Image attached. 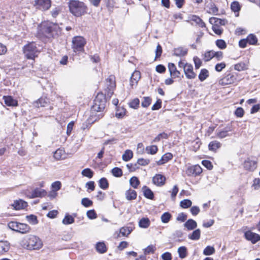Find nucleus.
Returning <instances> with one entry per match:
<instances>
[{
	"label": "nucleus",
	"instance_id": "obj_49",
	"mask_svg": "<svg viewBox=\"0 0 260 260\" xmlns=\"http://www.w3.org/2000/svg\"><path fill=\"white\" fill-rule=\"evenodd\" d=\"M215 252V249L213 246H208L203 251V254L205 255H210Z\"/></svg>",
	"mask_w": 260,
	"mask_h": 260
},
{
	"label": "nucleus",
	"instance_id": "obj_1",
	"mask_svg": "<svg viewBox=\"0 0 260 260\" xmlns=\"http://www.w3.org/2000/svg\"><path fill=\"white\" fill-rule=\"evenodd\" d=\"M106 99L103 93H98L94 100L91 107V114L87 120L89 124H92L104 116Z\"/></svg>",
	"mask_w": 260,
	"mask_h": 260
},
{
	"label": "nucleus",
	"instance_id": "obj_27",
	"mask_svg": "<svg viewBox=\"0 0 260 260\" xmlns=\"http://www.w3.org/2000/svg\"><path fill=\"white\" fill-rule=\"evenodd\" d=\"M65 157L66 154L64 151L62 149H58L54 153V157L56 160H60L63 159L65 158Z\"/></svg>",
	"mask_w": 260,
	"mask_h": 260
},
{
	"label": "nucleus",
	"instance_id": "obj_12",
	"mask_svg": "<svg viewBox=\"0 0 260 260\" xmlns=\"http://www.w3.org/2000/svg\"><path fill=\"white\" fill-rule=\"evenodd\" d=\"M245 238L250 241L253 244H254L260 240V236L256 233H253L250 231H246L244 233Z\"/></svg>",
	"mask_w": 260,
	"mask_h": 260
},
{
	"label": "nucleus",
	"instance_id": "obj_63",
	"mask_svg": "<svg viewBox=\"0 0 260 260\" xmlns=\"http://www.w3.org/2000/svg\"><path fill=\"white\" fill-rule=\"evenodd\" d=\"M154 251V246L152 245H150L144 249V253L145 254H148L150 253H153Z\"/></svg>",
	"mask_w": 260,
	"mask_h": 260
},
{
	"label": "nucleus",
	"instance_id": "obj_6",
	"mask_svg": "<svg viewBox=\"0 0 260 260\" xmlns=\"http://www.w3.org/2000/svg\"><path fill=\"white\" fill-rule=\"evenodd\" d=\"M26 243V248L29 250L38 249L41 248L42 246L41 240L34 235H31L28 238Z\"/></svg>",
	"mask_w": 260,
	"mask_h": 260
},
{
	"label": "nucleus",
	"instance_id": "obj_18",
	"mask_svg": "<svg viewBox=\"0 0 260 260\" xmlns=\"http://www.w3.org/2000/svg\"><path fill=\"white\" fill-rule=\"evenodd\" d=\"M14 209L16 210L24 209L27 206V203L22 200H16L14 203L12 204Z\"/></svg>",
	"mask_w": 260,
	"mask_h": 260
},
{
	"label": "nucleus",
	"instance_id": "obj_13",
	"mask_svg": "<svg viewBox=\"0 0 260 260\" xmlns=\"http://www.w3.org/2000/svg\"><path fill=\"white\" fill-rule=\"evenodd\" d=\"M257 161L255 160H251L250 158H247L244 162L243 166L245 170L253 171L257 167Z\"/></svg>",
	"mask_w": 260,
	"mask_h": 260
},
{
	"label": "nucleus",
	"instance_id": "obj_62",
	"mask_svg": "<svg viewBox=\"0 0 260 260\" xmlns=\"http://www.w3.org/2000/svg\"><path fill=\"white\" fill-rule=\"evenodd\" d=\"M87 216L91 219H95L97 217L96 213L94 210H90L87 212Z\"/></svg>",
	"mask_w": 260,
	"mask_h": 260
},
{
	"label": "nucleus",
	"instance_id": "obj_10",
	"mask_svg": "<svg viewBox=\"0 0 260 260\" xmlns=\"http://www.w3.org/2000/svg\"><path fill=\"white\" fill-rule=\"evenodd\" d=\"M202 172V168L198 165L188 167L186 171L187 176H197Z\"/></svg>",
	"mask_w": 260,
	"mask_h": 260
},
{
	"label": "nucleus",
	"instance_id": "obj_44",
	"mask_svg": "<svg viewBox=\"0 0 260 260\" xmlns=\"http://www.w3.org/2000/svg\"><path fill=\"white\" fill-rule=\"evenodd\" d=\"M27 221L32 224L35 225L38 223V220L36 216L34 215H29L26 216Z\"/></svg>",
	"mask_w": 260,
	"mask_h": 260
},
{
	"label": "nucleus",
	"instance_id": "obj_48",
	"mask_svg": "<svg viewBox=\"0 0 260 260\" xmlns=\"http://www.w3.org/2000/svg\"><path fill=\"white\" fill-rule=\"evenodd\" d=\"M81 174L83 176L91 178L93 175V171L89 168H86L82 171Z\"/></svg>",
	"mask_w": 260,
	"mask_h": 260
},
{
	"label": "nucleus",
	"instance_id": "obj_2",
	"mask_svg": "<svg viewBox=\"0 0 260 260\" xmlns=\"http://www.w3.org/2000/svg\"><path fill=\"white\" fill-rule=\"evenodd\" d=\"M69 7L70 12L76 17H80L87 13L86 6L83 2L79 1H70Z\"/></svg>",
	"mask_w": 260,
	"mask_h": 260
},
{
	"label": "nucleus",
	"instance_id": "obj_24",
	"mask_svg": "<svg viewBox=\"0 0 260 260\" xmlns=\"http://www.w3.org/2000/svg\"><path fill=\"white\" fill-rule=\"evenodd\" d=\"M4 99L5 104L8 106H16L17 105V101L11 96H4Z\"/></svg>",
	"mask_w": 260,
	"mask_h": 260
},
{
	"label": "nucleus",
	"instance_id": "obj_3",
	"mask_svg": "<svg viewBox=\"0 0 260 260\" xmlns=\"http://www.w3.org/2000/svg\"><path fill=\"white\" fill-rule=\"evenodd\" d=\"M41 31L46 38H50L59 35L61 29L56 23L48 22L42 25Z\"/></svg>",
	"mask_w": 260,
	"mask_h": 260
},
{
	"label": "nucleus",
	"instance_id": "obj_29",
	"mask_svg": "<svg viewBox=\"0 0 260 260\" xmlns=\"http://www.w3.org/2000/svg\"><path fill=\"white\" fill-rule=\"evenodd\" d=\"M150 221L148 218H142L139 222V225L141 228L146 229L149 226Z\"/></svg>",
	"mask_w": 260,
	"mask_h": 260
},
{
	"label": "nucleus",
	"instance_id": "obj_58",
	"mask_svg": "<svg viewBox=\"0 0 260 260\" xmlns=\"http://www.w3.org/2000/svg\"><path fill=\"white\" fill-rule=\"evenodd\" d=\"M61 12V8L59 7H55L51 11L50 13L51 16L53 18H56L57 16Z\"/></svg>",
	"mask_w": 260,
	"mask_h": 260
},
{
	"label": "nucleus",
	"instance_id": "obj_50",
	"mask_svg": "<svg viewBox=\"0 0 260 260\" xmlns=\"http://www.w3.org/2000/svg\"><path fill=\"white\" fill-rule=\"evenodd\" d=\"M213 57H214V51L211 50L205 53L204 59L205 61H208Z\"/></svg>",
	"mask_w": 260,
	"mask_h": 260
},
{
	"label": "nucleus",
	"instance_id": "obj_35",
	"mask_svg": "<svg viewBox=\"0 0 260 260\" xmlns=\"http://www.w3.org/2000/svg\"><path fill=\"white\" fill-rule=\"evenodd\" d=\"M246 39L247 43L250 45H256L257 44V39L254 34H249Z\"/></svg>",
	"mask_w": 260,
	"mask_h": 260
},
{
	"label": "nucleus",
	"instance_id": "obj_25",
	"mask_svg": "<svg viewBox=\"0 0 260 260\" xmlns=\"http://www.w3.org/2000/svg\"><path fill=\"white\" fill-rule=\"evenodd\" d=\"M144 196L145 198L152 200L154 198V194L152 190L146 186H144L142 188Z\"/></svg>",
	"mask_w": 260,
	"mask_h": 260
},
{
	"label": "nucleus",
	"instance_id": "obj_22",
	"mask_svg": "<svg viewBox=\"0 0 260 260\" xmlns=\"http://www.w3.org/2000/svg\"><path fill=\"white\" fill-rule=\"evenodd\" d=\"M10 249V244L7 241H0V254H4L9 251Z\"/></svg>",
	"mask_w": 260,
	"mask_h": 260
},
{
	"label": "nucleus",
	"instance_id": "obj_11",
	"mask_svg": "<svg viewBox=\"0 0 260 260\" xmlns=\"http://www.w3.org/2000/svg\"><path fill=\"white\" fill-rule=\"evenodd\" d=\"M46 194L47 191L45 190L36 188L29 192V194H27V197L29 199H34L36 198H43L46 196Z\"/></svg>",
	"mask_w": 260,
	"mask_h": 260
},
{
	"label": "nucleus",
	"instance_id": "obj_51",
	"mask_svg": "<svg viewBox=\"0 0 260 260\" xmlns=\"http://www.w3.org/2000/svg\"><path fill=\"white\" fill-rule=\"evenodd\" d=\"M192 21H194L197 24H198L201 27H205L206 26L205 23L198 16H193Z\"/></svg>",
	"mask_w": 260,
	"mask_h": 260
},
{
	"label": "nucleus",
	"instance_id": "obj_16",
	"mask_svg": "<svg viewBox=\"0 0 260 260\" xmlns=\"http://www.w3.org/2000/svg\"><path fill=\"white\" fill-rule=\"evenodd\" d=\"M153 183L157 186H161L165 184L166 177L161 174H156L152 178Z\"/></svg>",
	"mask_w": 260,
	"mask_h": 260
},
{
	"label": "nucleus",
	"instance_id": "obj_33",
	"mask_svg": "<svg viewBox=\"0 0 260 260\" xmlns=\"http://www.w3.org/2000/svg\"><path fill=\"white\" fill-rule=\"evenodd\" d=\"M126 198L128 200H135L137 197V192L135 190L129 189L125 193Z\"/></svg>",
	"mask_w": 260,
	"mask_h": 260
},
{
	"label": "nucleus",
	"instance_id": "obj_36",
	"mask_svg": "<svg viewBox=\"0 0 260 260\" xmlns=\"http://www.w3.org/2000/svg\"><path fill=\"white\" fill-rule=\"evenodd\" d=\"M75 221L74 217L67 214L65 215L64 218L63 219L62 222L63 224L68 225L73 223Z\"/></svg>",
	"mask_w": 260,
	"mask_h": 260
},
{
	"label": "nucleus",
	"instance_id": "obj_19",
	"mask_svg": "<svg viewBox=\"0 0 260 260\" xmlns=\"http://www.w3.org/2000/svg\"><path fill=\"white\" fill-rule=\"evenodd\" d=\"M141 78L140 72L138 71H135L132 75L130 79V84L132 86L136 84Z\"/></svg>",
	"mask_w": 260,
	"mask_h": 260
},
{
	"label": "nucleus",
	"instance_id": "obj_47",
	"mask_svg": "<svg viewBox=\"0 0 260 260\" xmlns=\"http://www.w3.org/2000/svg\"><path fill=\"white\" fill-rule=\"evenodd\" d=\"M192 202L188 199L182 200L180 203V205L182 208H187L191 206Z\"/></svg>",
	"mask_w": 260,
	"mask_h": 260
},
{
	"label": "nucleus",
	"instance_id": "obj_52",
	"mask_svg": "<svg viewBox=\"0 0 260 260\" xmlns=\"http://www.w3.org/2000/svg\"><path fill=\"white\" fill-rule=\"evenodd\" d=\"M171 217V215L169 212H165L161 216V220L163 223H168Z\"/></svg>",
	"mask_w": 260,
	"mask_h": 260
},
{
	"label": "nucleus",
	"instance_id": "obj_55",
	"mask_svg": "<svg viewBox=\"0 0 260 260\" xmlns=\"http://www.w3.org/2000/svg\"><path fill=\"white\" fill-rule=\"evenodd\" d=\"M125 115V109L124 108L119 109L117 110L115 116L118 118H123Z\"/></svg>",
	"mask_w": 260,
	"mask_h": 260
},
{
	"label": "nucleus",
	"instance_id": "obj_31",
	"mask_svg": "<svg viewBox=\"0 0 260 260\" xmlns=\"http://www.w3.org/2000/svg\"><path fill=\"white\" fill-rule=\"evenodd\" d=\"M96 249L100 253H104L107 251V247L104 242H98L96 245Z\"/></svg>",
	"mask_w": 260,
	"mask_h": 260
},
{
	"label": "nucleus",
	"instance_id": "obj_17",
	"mask_svg": "<svg viewBox=\"0 0 260 260\" xmlns=\"http://www.w3.org/2000/svg\"><path fill=\"white\" fill-rule=\"evenodd\" d=\"M106 82L107 89H108L107 94L108 96H111L113 93V89L115 88V83L113 81V77L110 76L109 78L107 79Z\"/></svg>",
	"mask_w": 260,
	"mask_h": 260
},
{
	"label": "nucleus",
	"instance_id": "obj_34",
	"mask_svg": "<svg viewBox=\"0 0 260 260\" xmlns=\"http://www.w3.org/2000/svg\"><path fill=\"white\" fill-rule=\"evenodd\" d=\"M207 12L210 14L216 15L218 14V9L214 4L211 3L209 5Z\"/></svg>",
	"mask_w": 260,
	"mask_h": 260
},
{
	"label": "nucleus",
	"instance_id": "obj_46",
	"mask_svg": "<svg viewBox=\"0 0 260 260\" xmlns=\"http://www.w3.org/2000/svg\"><path fill=\"white\" fill-rule=\"evenodd\" d=\"M231 9L232 11L234 12H239L241 9L240 4L237 1H235L232 3L231 5Z\"/></svg>",
	"mask_w": 260,
	"mask_h": 260
},
{
	"label": "nucleus",
	"instance_id": "obj_7",
	"mask_svg": "<svg viewBox=\"0 0 260 260\" xmlns=\"http://www.w3.org/2000/svg\"><path fill=\"white\" fill-rule=\"evenodd\" d=\"M86 43L84 39L80 36L75 37L72 40V48L74 52L81 51Z\"/></svg>",
	"mask_w": 260,
	"mask_h": 260
},
{
	"label": "nucleus",
	"instance_id": "obj_5",
	"mask_svg": "<svg viewBox=\"0 0 260 260\" xmlns=\"http://www.w3.org/2000/svg\"><path fill=\"white\" fill-rule=\"evenodd\" d=\"M23 53L27 59H34L37 56L38 49L34 42L26 45L23 47Z\"/></svg>",
	"mask_w": 260,
	"mask_h": 260
},
{
	"label": "nucleus",
	"instance_id": "obj_21",
	"mask_svg": "<svg viewBox=\"0 0 260 260\" xmlns=\"http://www.w3.org/2000/svg\"><path fill=\"white\" fill-rule=\"evenodd\" d=\"M232 129L231 126H226L224 129L217 132L216 136L219 138L222 139L230 136L229 132H232Z\"/></svg>",
	"mask_w": 260,
	"mask_h": 260
},
{
	"label": "nucleus",
	"instance_id": "obj_64",
	"mask_svg": "<svg viewBox=\"0 0 260 260\" xmlns=\"http://www.w3.org/2000/svg\"><path fill=\"white\" fill-rule=\"evenodd\" d=\"M244 111L241 107L238 108L235 111V114L238 117H242L243 116Z\"/></svg>",
	"mask_w": 260,
	"mask_h": 260
},
{
	"label": "nucleus",
	"instance_id": "obj_43",
	"mask_svg": "<svg viewBox=\"0 0 260 260\" xmlns=\"http://www.w3.org/2000/svg\"><path fill=\"white\" fill-rule=\"evenodd\" d=\"M133 152L130 150H126L122 155V159L125 161H127L133 157Z\"/></svg>",
	"mask_w": 260,
	"mask_h": 260
},
{
	"label": "nucleus",
	"instance_id": "obj_60",
	"mask_svg": "<svg viewBox=\"0 0 260 260\" xmlns=\"http://www.w3.org/2000/svg\"><path fill=\"white\" fill-rule=\"evenodd\" d=\"M132 230L128 227H123L120 229V233L124 236H127L131 233Z\"/></svg>",
	"mask_w": 260,
	"mask_h": 260
},
{
	"label": "nucleus",
	"instance_id": "obj_37",
	"mask_svg": "<svg viewBox=\"0 0 260 260\" xmlns=\"http://www.w3.org/2000/svg\"><path fill=\"white\" fill-rule=\"evenodd\" d=\"M201 231L200 229L194 231L191 234L188 235V238L193 240H199L200 238Z\"/></svg>",
	"mask_w": 260,
	"mask_h": 260
},
{
	"label": "nucleus",
	"instance_id": "obj_39",
	"mask_svg": "<svg viewBox=\"0 0 260 260\" xmlns=\"http://www.w3.org/2000/svg\"><path fill=\"white\" fill-rule=\"evenodd\" d=\"M100 187L103 189H106L109 187V183L106 178H102L99 181Z\"/></svg>",
	"mask_w": 260,
	"mask_h": 260
},
{
	"label": "nucleus",
	"instance_id": "obj_61",
	"mask_svg": "<svg viewBox=\"0 0 260 260\" xmlns=\"http://www.w3.org/2000/svg\"><path fill=\"white\" fill-rule=\"evenodd\" d=\"M168 138V135L167 134L165 133H162L157 135L153 140L154 142H158L160 140L161 138L163 139H167Z\"/></svg>",
	"mask_w": 260,
	"mask_h": 260
},
{
	"label": "nucleus",
	"instance_id": "obj_32",
	"mask_svg": "<svg viewBox=\"0 0 260 260\" xmlns=\"http://www.w3.org/2000/svg\"><path fill=\"white\" fill-rule=\"evenodd\" d=\"M221 144L217 141L211 142L208 145L209 149L213 151H215L217 149L219 148Z\"/></svg>",
	"mask_w": 260,
	"mask_h": 260
},
{
	"label": "nucleus",
	"instance_id": "obj_56",
	"mask_svg": "<svg viewBox=\"0 0 260 260\" xmlns=\"http://www.w3.org/2000/svg\"><path fill=\"white\" fill-rule=\"evenodd\" d=\"M151 99L149 97H144L142 102V106L144 108L148 107L151 104Z\"/></svg>",
	"mask_w": 260,
	"mask_h": 260
},
{
	"label": "nucleus",
	"instance_id": "obj_4",
	"mask_svg": "<svg viewBox=\"0 0 260 260\" xmlns=\"http://www.w3.org/2000/svg\"><path fill=\"white\" fill-rule=\"evenodd\" d=\"M8 225L12 230L23 234L29 232L30 230V227L27 224L17 221H11Z\"/></svg>",
	"mask_w": 260,
	"mask_h": 260
},
{
	"label": "nucleus",
	"instance_id": "obj_38",
	"mask_svg": "<svg viewBox=\"0 0 260 260\" xmlns=\"http://www.w3.org/2000/svg\"><path fill=\"white\" fill-rule=\"evenodd\" d=\"M209 76V72L205 69H202L199 75V79L201 81H204Z\"/></svg>",
	"mask_w": 260,
	"mask_h": 260
},
{
	"label": "nucleus",
	"instance_id": "obj_59",
	"mask_svg": "<svg viewBox=\"0 0 260 260\" xmlns=\"http://www.w3.org/2000/svg\"><path fill=\"white\" fill-rule=\"evenodd\" d=\"M61 184L60 181H57L52 183L51 187L53 191H57L61 188Z\"/></svg>",
	"mask_w": 260,
	"mask_h": 260
},
{
	"label": "nucleus",
	"instance_id": "obj_15",
	"mask_svg": "<svg viewBox=\"0 0 260 260\" xmlns=\"http://www.w3.org/2000/svg\"><path fill=\"white\" fill-rule=\"evenodd\" d=\"M168 69L170 74L173 78H179L180 76V72L177 70L175 65L173 63H169Z\"/></svg>",
	"mask_w": 260,
	"mask_h": 260
},
{
	"label": "nucleus",
	"instance_id": "obj_53",
	"mask_svg": "<svg viewBox=\"0 0 260 260\" xmlns=\"http://www.w3.org/2000/svg\"><path fill=\"white\" fill-rule=\"evenodd\" d=\"M81 204L85 207H89L92 205L93 202L88 198H85L82 199Z\"/></svg>",
	"mask_w": 260,
	"mask_h": 260
},
{
	"label": "nucleus",
	"instance_id": "obj_54",
	"mask_svg": "<svg viewBox=\"0 0 260 260\" xmlns=\"http://www.w3.org/2000/svg\"><path fill=\"white\" fill-rule=\"evenodd\" d=\"M216 46L220 49H224L226 47V44L223 40H217L216 41Z\"/></svg>",
	"mask_w": 260,
	"mask_h": 260
},
{
	"label": "nucleus",
	"instance_id": "obj_40",
	"mask_svg": "<svg viewBox=\"0 0 260 260\" xmlns=\"http://www.w3.org/2000/svg\"><path fill=\"white\" fill-rule=\"evenodd\" d=\"M146 151L148 154H155L158 151V148L156 145H151L146 147Z\"/></svg>",
	"mask_w": 260,
	"mask_h": 260
},
{
	"label": "nucleus",
	"instance_id": "obj_20",
	"mask_svg": "<svg viewBox=\"0 0 260 260\" xmlns=\"http://www.w3.org/2000/svg\"><path fill=\"white\" fill-rule=\"evenodd\" d=\"M172 158L173 154L171 153H166L161 156L160 159L157 161V164L158 165H162L167 162L169 160L172 159Z\"/></svg>",
	"mask_w": 260,
	"mask_h": 260
},
{
	"label": "nucleus",
	"instance_id": "obj_14",
	"mask_svg": "<svg viewBox=\"0 0 260 260\" xmlns=\"http://www.w3.org/2000/svg\"><path fill=\"white\" fill-rule=\"evenodd\" d=\"M186 77L189 79H192L196 78V74L193 71V67L191 64L186 65L184 70Z\"/></svg>",
	"mask_w": 260,
	"mask_h": 260
},
{
	"label": "nucleus",
	"instance_id": "obj_42",
	"mask_svg": "<svg viewBox=\"0 0 260 260\" xmlns=\"http://www.w3.org/2000/svg\"><path fill=\"white\" fill-rule=\"evenodd\" d=\"M111 173L116 177H120L123 175L122 170L118 167H115L112 169L111 170Z\"/></svg>",
	"mask_w": 260,
	"mask_h": 260
},
{
	"label": "nucleus",
	"instance_id": "obj_57",
	"mask_svg": "<svg viewBox=\"0 0 260 260\" xmlns=\"http://www.w3.org/2000/svg\"><path fill=\"white\" fill-rule=\"evenodd\" d=\"M140 101L138 98H136L132 100L129 103V107L134 109H137L139 105Z\"/></svg>",
	"mask_w": 260,
	"mask_h": 260
},
{
	"label": "nucleus",
	"instance_id": "obj_45",
	"mask_svg": "<svg viewBox=\"0 0 260 260\" xmlns=\"http://www.w3.org/2000/svg\"><path fill=\"white\" fill-rule=\"evenodd\" d=\"M131 185L134 188H137L140 184V181L137 177H132L129 180Z\"/></svg>",
	"mask_w": 260,
	"mask_h": 260
},
{
	"label": "nucleus",
	"instance_id": "obj_41",
	"mask_svg": "<svg viewBox=\"0 0 260 260\" xmlns=\"http://www.w3.org/2000/svg\"><path fill=\"white\" fill-rule=\"evenodd\" d=\"M178 252L179 256L181 258H185L187 256V249L185 246H181L178 248Z\"/></svg>",
	"mask_w": 260,
	"mask_h": 260
},
{
	"label": "nucleus",
	"instance_id": "obj_8",
	"mask_svg": "<svg viewBox=\"0 0 260 260\" xmlns=\"http://www.w3.org/2000/svg\"><path fill=\"white\" fill-rule=\"evenodd\" d=\"M34 6L38 9L46 11L51 7V0H35Z\"/></svg>",
	"mask_w": 260,
	"mask_h": 260
},
{
	"label": "nucleus",
	"instance_id": "obj_26",
	"mask_svg": "<svg viewBox=\"0 0 260 260\" xmlns=\"http://www.w3.org/2000/svg\"><path fill=\"white\" fill-rule=\"evenodd\" d=\"M48 104V100L46 98H41L38 100L34 103V105L36 107H44Z\"/></svg>",
	"mask_w": 260,
	"mask_h": 260
},
{
	"label": "nucleus",
	"instance_id": "obj_28",
	"mask_svg": "<svg viewBox=\"0 0 260 260\" xmlns=\"http://www.w3.org/2000/svg\"><path fill=\"white\" fill-rule=\"evenodd\" d=\"M187 50L182 47L176 48L174 50L173 55L176 56H183L186 54Z\"/></svg>",
	"mask_w": 260,
	"mask_h": 260
},
{
	"label": "nucleus",
	"instance_id": "obj_30",
	"mask_svg": "<svg viewBox=\"0 0 260 260\" xmlns=\"http://www.w3.org/2000/svg\"><path fill=\"white\" fill-rule=\"evenodd\" d=\"M234 69L238 71H242L248 69V63L241 62L234 66Z\"/></svg>",
	"mask_w": 260,
	"mask_h": 260
},
{
	"label": "nucleus",
	"instance_id": "obj_23",
	"mask_svg": "<svg viewBox=\"0 0 260 260\" xmlns=\"http://www.w3.org/2000/svg\"><path fill=\"white\" fill-rule=\"evenodd\" d=\"M184 225L187 230L191 231L197 228V223L195 220L192 219H189L186 221L184 224Z\"/></svg>",
	"mask_w": 260,
	"mask_h": 260
},
{
	"label": "nucleus",
	"instance_id": "obj_9",
	"mask_svg": "<svg viewBox=\"0 0 260 260\" xmlns=\"http://www.w3.org/2000/svg\"><path fill=\"white\" fill-rule=\"evenodd\" d=\"M236 76L233 74H229L219 81V84L225 86L233 84L236 81Z\"/></svg>",
	"mask_w": 260,
	"mask_h": 260
}]
</instances>
